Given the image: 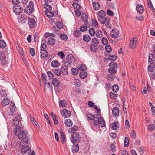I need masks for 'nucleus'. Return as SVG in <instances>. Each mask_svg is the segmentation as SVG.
<instances>
[{"mask_svg": "<svg viewBox=\"0 0 155 155\" xmlns=\"http://www.w3.org/2000/svg\"><path fill=\"white\" fill-rule=\"evenodd\" d=\"M20 128L15 127L14 131V133L15 135L18 137L20 140H24L25 143H28V132L26 130H24L21 131L23 128V126L20 125Z\"/></svg>", "mask_w": 155, "mask_h": 155, "instance_id": "obj_1", "label": "nucleus"}, {"mask_svg": "<svg viewBox=\"0 0 155 155\" xmlns=\"http://www.w3.org/2000/svg\"><path fill=\"white\" fill-rule=\"evenodd\" d=\"M22 118L20 114H17L15 117V118L13 120L12 122V125H14L16 126L18 128H20V126H22L21 123V121Z\"/></svg>", "mask_w": 155, "mask_h": 155, "instance_id": "obj_2", "label": "nucleus"}, {"mask_svg": "<svg viewBox=\"0 0 155 155\" xmlns=\"http://www.w3.org/2000/svg\"><path fill=\"white\" fill-rule=\"evenodd\" d=\"M76 63L75 58L72 55H69L67 57L65 64L67 65H74Z\"/></svg>", "mask_w": 155, "mask_h": 155, "instance_id": "obj_3", "label": "nucleus"}, {"mask_svg": "<svg viewBox=\"0 0 155 155\" xmlns=\"http://www.w3.org/2000/svg\"><path fill=\"white\" fill-rule=\"evenodd\" d=\"M80 138V136L79 134L77 132L73 133L71 137L70 138L71 141L73 144L75 143H78V141Z\"/></svg>", "mask_w": 155, "mask_h": 155, "instance_id": "obj_4", "label": "nucleus"}, {"mask_svg": "<svg viewBox=\"0 0 155 155\" xmlns=\"http://www.w3.org/2000/svg\"><path fill=\"white\" fill-rule=\"evenodd\" d=\"M137 38L135 37H133L130 41V47L132 49L135 48L137 44Z\"/></svg>", "mask_w": 155, "mask_h": 155, "instance_id": "obj_5", "label": "nucleus"}, {"mask_svg": "<svg viewBox=\"0 0 155 155\" xmlns=\"http://www.w3.org/2000/svg\"><path fill=\"white\" fill-rule=\"evenodd\" d=\"M13 11L16 14L21 13L23 10V8L20 5H16L13 7Z\"/></svg>", "mask_w": 155, "mask_h": 155, "instance_id": "obj_6", "label": "nucleus"}, {"mask_svg": "<svg viewBox=\"0 0 155 155\" xmlns=\"http://www.w3.org/2000/svg\"><path fill=\"white\" fill-rule=\"evenodd\" d=\"M27 18V17L25 14L21 15L19 18V22L23 23H25L26 22Z\"/></svg>", "mask_w": 155, "mask_h": 155, "instance_id": "obj_7", "label": "nucleus"}, {"mask_svg": "<svg viewBox=\"0 0 155 155\" xmlns=\"http://www.w3.org/2000/svg\"><path fill=\"white\" fill-rule=\"evenodd\" d=\"M28 24L31 28H33L36 25V22L34 19L32 18H28Z\"/></svg>", "mask_w": 155, "mask_h": 155, "instance_id": "obj_8", "label": "nucleus"}, {"mask_svg": "<svg viewBox=\"0 0 155 155\" xmlns=\"http://www.w3.org/2000/svg\"><path fill=\"white\" fill-rule=\"evenodd\" d=\"M61 112L62 115L66 118L69 117L71 115L70 112L66 109L61 111Z\"/></svg>", "mask_w": 155, "mask_h": 155, "instance_id": "obj_9", "label": "nucleus"}, {"mask_svg": "<svg viewBox=\"0 0 155 155\" xmlns=\"http://www.w3.org/2000/svg\"><path fill=\"white\" fill-rule=\"evenodd\" d=\"M136 10L137 12L140 14L142 13L144 10L143 6L140 5H138L136 6Z\"/></svg>", "mask_w": 155, "mask_h": 155, "instance_id": "obj_10", "label": "nucleus"}, {"mask_svg": "<svg viewBox=\"0 0 155 155\" xmlns=\"http://www.w3.org/2000/svg\"><path fill=\"white\" fill-rule=\"evenodd\" d=\"M73 145L72 147V151L73 153H75L79 151V147L78 144H73Z\"/></svg>", "mask_w": 155, "mask_h": 155, "instance_id": "obj_11", "label": "nucleus"}, {"mask_svg": "<svg viewBox=\"0 0 155 155\" xmlns=\"http://www.w3.org/2000/svg\"><path fill=\"white\" fill-rule=\"evenodd\" d=\"M98 123L101 127H104L105 126V122L102 118L100 117L98 118Z\"/></svg>", "mask_w": 155, "mask_h": 155, "instance_id": "obj_12", "label": "nucleus"}, {"mask_svg": "<svg viewBox=\"0 0 155 155\" xmlns=\"http://www.w3.org/2000/svg\"><path fill=\"white\" fill-rule=\"evenodd\" d=\"M112 112L113 115L115 117L118 116L119 114V109L117 107L113 108L112 110Z\"/></svg>", "mask_w": 155, "mask_h": 155, "instance_id": "obj_13", "label": "nucleus"}, {"mask_svg": "<svg viewBox=\"0 0 155 155\" xmlns=\"http://www.w3.org/2000/svg\"><path fill=\"white\" fill-rule=\"evenodd\" d=\"M108 17H98V20L99 21L101 24H104L106 23V21L107 20V18H108Z\"/></svg>", "mask_w": 155, "mask_h": 155, "instance_id": "obj_14", "label": "nucleus"}, {"mask_svg": "<svg viewBox=\"0 0 155 155\" xmlns=\"http://www.w3.org/2000/svg\"><path fill=\"white\" fill-rule=\"evenodd\" d=\"M118 34V31L117 29L113 30L111 32V36L114 38L117 37Z\"/></svg>", "mask_w": 155, "mask_h": 155, "instance_id": "obj_15", "label": "nucleus"}, {"mask_svg": "<svg viewBox=\"0 0 155 155\" xmlns=\"http://www.w3.org/2000/svg\"><path fill=\"white\" fill-rule=\"evenodd\" d=\"M48 55V53L47 50L40 51V57L41 58H45Z\"/></svg>", "mask_w": 155, "mask_h": 155, "instance_id": "obj_16", "label": "nucleus"}, {"mask_svg": "<svg viewBox=\"0 0 155 155\" xmlns=\"http://www.w3.org/2000/svg\"><path fill=\"white\" fill-rule=\"evenodd\" d=\"M93 6L94 9L95 10H98L100 7L99 3L97 2H94L93 3Z\"/></svg>", "mask_w": 155, "mask_h": 155, "instance_id": "obj_17", "label": "nucleus"}, {"mask_svg": "<svg viewBox=\"0 0 155 155\" xmlns=\"http://www.w3.org/2000/svg\"><path fill=\"white\" fill-rule=\"evenodd\" d=\"M55 40L54 38L50 37L48 39V43L50 45H53L55 44Z\"/></svg>", "mask_w": 155, "mask_h": 155, "instance_id": "obj_18", "label": "nucleus"}, {"mask_svg": "<svg viewBox=\"0 0 155 155\" xmlns=\"http://www.w3.org/2000/svg\"><path fill=\"white\" fill-rule=\"evenodd\" d=\"M33 11L34 10L33 9H31L27 6L25 7L24 9L25 12L29 15L31 14Z\"/></svg>", "mask_w": 155, "mask_h": 155, "instance_id": "obj_19", "label": "nucleus"}, {"mask_svg": "<svg viewBox=\"0 0 155 155\" xmlns=\"http://www.w3.org/2000/svg\"><path fill=\"white\" fill-rule=\"evenodd\" d=\"M52 84L55 87H58L60 86V82L56 78H54L53 80Z\"/></svg>", "mask_w": 155, "mask_h": 155, "instance_id": "obj_20", "label": "nucleus"}, {"mask_svg": "<svg viewBox=\"0 0 155 155\" xmlns=\"http://www.w3.org/2000/svg\"><path fill=\"white\" fill-rule=\"evenodd\" d=\"M65 124L67 127H71L72 126L73 123L71 119H68L65 120Z\"/></svg>", "mask_w": 155, "mask_h": 155, "instance_id": "obj_21", "label": "nucleus"}, {"mask_svg": "<svg viewBox=\"0 0 155 155\" xmlns=\"http://www.w3.org/2000/svg\"><path fill=\"white\" fill-rule=\"evenodd\" d=\"M59 65V63L57 60H53L51 63V65L53 67H58Z\"/></svg>", "mask_w": 155, "mask_h": 155, "instance_id": "obj_22", "label": "nucleus"}, {"mask_svg": "<svg viewBox=\"0 0 155 155\" xmlns=\"http://www.w3.org/2000/svg\"><path fill=\"white\" fill-rule=\"evenodd\" d=\"M78 129V127L77 126H74L73 127L71 128H69L68 130V131L69 133H75L76 132L74 131H77Z\"/></svg>", "mask_w": 155, "mask_h": 155, "instance_id": "obj_23", "label": "nucleus"}, {"mask_svg": "<svg viewBox=\"0 0 155 155\" xmlns=\"http://www.w3.org/2000/svg\"><path fill=\"white\" fill-rule=\"evenodd\" d=\"M91 50L93 52H96L97 50V47L94 44H92L90 46Z\"/></svg>", "mask_w": 155, "mask_h": 155, "instance_id": "obj_24", "label": "nucleus"}, {"mask_svg": "<svg viewBox=\"0 0 155 155\" xmlns=\"http://www.w3.org/2000/svg\"><path fill=\"white\" fill-rule=\"evenodd\" d=\"M155 60V58L154 55L153 54H150L149 55L148 61L150 64H153Z\"/></svg>", "mask_w": 155, "mask_h": 155, "instance_id": "obj_25", "label": "nucleus"}, {"mask_svg": "<svg viewBox=\"0 0 155 155\" xmlns=\"http://www.w3.org/2000/svg\"><path fill=\"white\" fill-rule=\"evenodd\" d=\"M81 19L85 23H87L88 20V16L85 13H83L81 14Z\"/></svg>", "mask_w": 155, "mask_h": 155, "instance_id": "obj_26", "label": "nucleus"}, {"mask_svg": "<svg viewBox=\"0 0 155 155\" xmlns=\"http://www.w3.org/2000/svg\"><path fill=\"white\" fill-rule=\"evenodd\" d=\"M10 102L9 100L7 98H4L2 101V103L3 105L6 106L8 105Z\"/></svg>", "mask_w": 155, "mask_h": 155, "instance_id": "obj_27", "label": "nucleus"}, {"mask_svg": "<svg viewBox=\"0 0 155 155\" xmlns=\"http://www.w3.org/2000/svg\"><path fill=\"white\" fill-rule=\"evenodd\" d=\"M83 39L84 41L87 42H89L91 40L90 36L88 35H86L84 36Z\"/></svg>", "mask_w": 155, "mask_h": 155, "instance_id": "obj_28", "label": "nucleus"}, {"mask_svg": "<svg viewBox=\"0 0 155 155\" xmlns=\"http://www.w3.org/2000/svg\"><path fill=\"white\" fill-rule=\"evenodd\" d=\"M155 68V65L153 64H150L148 66V70L151 72H153V70Z\"/></svg>", "mask_w": 155, "mask_h": 155, "instance_id": "obj_29", "label": "nucleus"}, {"mask_svg": "<svg viewBox=\"0 0 155 155\" xmlns=\"http://www.w3.org/2000/svg\"><path fill=\"white\" fill-rule=\"evenodd\" d=\"M45 14L48 17H51L54 15V13L53 12L49 11L46 10L45 12Z\"/></svg>", "mask_w": 155, "mask_h": 155, "instance_id": "obj_30", "label": "nucleus"}, {"mask_svg": "<svg viewBox=\"0 0 155 155\" xmlns=\"http://www.w3.org/2000/svg\"><path fill=\"white\" fill-rule=\"evenodd\" d=\"M98 17H104L106 15L105 11L103 10H101L98 12Z\"/></svg>", "mask_w": 155, "mask_h": 155, "instance_id": "obj_31", "label": "nucleus"}, {"mask_svg": "<svg viewBox=\"0 0 155 155\" xmlns=\"http://www.w3.org/2000/svg\"><path fill=\"white\" fill-rule=\"evenodd\" d=\"M9 108L11 111L12 112H13L15 111L16 108L15 106L13 103L12 102L10 103Z\"/></svg>", "mask_w": 155, "mask_h": 155, "instance_id": "obj_32", "label": "nucleus"}, {"mask_svg": "<svg viewBox=\"0 0 155 155\" xmlns=\"http://www.w3.org/2000/svg\"><path fill=\"white\" fill-rule=\"evenodd\" d=\"M87 73L84 71H81L80 74V76L81 78L84 79L87 76Z\"/></svg>", "mask_w": 155, "mask_h": 155, "instance_id": "obj_33", "label": "nucleus"}, {"mask_svg": "<svg viewBox=\"0 0 155 155\" xmlns=\"http://www.w3.org/2000/svg\"><path fill=\"white\" fill-rule=\"evenodd\" d=\"M60 135L61 136V140L62 143H64L65 142V137L63 132L61 131H60Z\"/></svg>", "mask_w": 155, "mask_h": 155, "instance_id": "obj_34", "label": "nucleus"}, {"mask_svg": "<svg viewBox=\"0 0 155 155\" xmlns=\"http://www.w3.org/2000/svg\"><path fill=\"white\" fill-rule=\"evenodd\" d=\"M92 25L94 28L97 29L98 27V24L97 22L95 19H92Z\"/></svg>", "mask_w": 155, "mask_h": 155, "instance_id": "obj_35", "label": "nucleus"}, {"mask_svg": "<svg viewBox=\"0 0 155 155\" xmlns=\"http://www.w3.org/2000/svg\"><path fill=\"white\" fill-rule=\"evenodd\" d=\"M148 4V6L151 9L155 10L153 7L151 0H147Z\"/></svg>", "mask_w": 155, "mask_h": 155, "instance_id": "obj_36", "label": "nucleus"}, {"mask_svg": "<svg viewBox=\"0 0 155 155\" xmlns=\"http://www.w3.org/2000/svg\"><path fill=\"white\" fill-rule=\"evenodd\" d=\"M53 73L55 75L59 76L61 74V71L59 69H57L52 71Z\"/></svg>", "mask_w": 155, "mask_h": 155, "instance_id": "obj_37", "label": "nucleus"}, {"mask_svg": "<svg viewBox=\"0 0 155 155\" xmlns=\"http://www.w3.org/2000/svg\"><path fill=\"white\" fill-rule=\"evenodd\" d=\"M59 106L60 107H65L66 103L65 102V101L63 100L60 101H59Z\"/></svg>", "mask_w": 155, "mask_h": 155, "instance_id": "obj_38", "label": "nucleus"}, {"mask_svg": "<svg viewBox=\"0 0 155 155\" xmlns=\"http://www.w3.org/2000/svg\"><path fill=\"white\" fill-rule=\"evenodd\" d=\"M44 8L48 11H50L52 9V7L49 4L44 3Z\"/></svg>", "mask_w": 155, "mask_h": 155, "instance_id": "obj_39", "label": "nucleus"}, {"mask_svg": "<svg viewBox=\"0 0 155 155\" xmlns=\"http://www.w3.org/2000/svg\"><path fill=\"white\" fill-rule=\"evenodd\" d=\"M89 34L91 36H94L96 33L94 29L93 28H90L89 30Z\"/></svg>", "mask_w": 155, "mask_h": 155, "instance_id": "obj_40", "label": "nucleus"}, {"mask_svg": "<svg viewBox=\"0 0 155 155\" xmlns=\"http://www.w3.org/2000/svg\"><path fill=\"white\" fill-rule=\"evenodd\" d=\"M112 89L114 92H117L118 91L119 87L117 85L115 84L113 86Z\"/></svg>", "mask_w": 155, "mask_h": 155, "instance_id": "obj_41", "label": "nucleus"}, {"mask_svg": "<svg viewBox=\"0 0 155 155\" xmlns=\"http://www.w3.org/2000/svg\"><path fill=\"white\" fill-rule=\"evenodd\" d=\"M79 73V71L77 68H73L71 69V73L74 75H76Z\"/></svg>", "mask_w": 155, "mask_h": 155, "instance_id": "obj_42", "label": "nucleus"}, {"mask_svg": "<svg viewBox=\"0 0 155 155\" xmlns=\"http://www.w3.org/2000/svg\"><path fill=\"white\" fill-rule=\"evenodd\" d=\"M96 35L97 38H101L103 36V33L101 31L97 30L96 31Z\"/></svg>", "mask_w": 155, "mask_h": 155, "instance_id": "obj_43", "label": "nucleus"}, {"mask_svg": "<svg viewBox=\"0 0 155 155\" xmlns=\"http://www.w3.org/2000/svg\"><path fill=\"white\" fill-rule=\"evenodd\" d=\"M86 116L89 120H93L95 118L94 115H92L90 114H87Z\"/></svg>", "mask_w": 155, "mask_h": 155, "instance_id": "obj_44", "label": "nucleus"}, {"mask_svg": "<svg viewBox=\"0 0 155 155\" xmlns=\"http://www.w3.org/2000/svg\"><path fill=\"white\" fill-rule=\"evenodd\" d=\"M6 46V43L4 40H0V47L2 48H4Z\"/></svg>", "mask_w": 155, "mask_h": 155, "instance_id": "obj_45", "label": "nucleus"}, {"mask_svg": "<svg viewBox=\"0 0 155 155\" xmlns=\"http://www.w3.org/2000/svg\"><path fill=\"white\" fill-rule=\"evenodd\" d=\"M106 24H105L106 27L107 28H111V24H110V20L108 18H107V20L106 22Z\"/></svg>", "mask_w": 155, "mask_h": 155, "instance_id": "obj_46", "label": "nucleus"}, {"mask_svg": "<svg viewBox=\"0 0 155 155\" xmlns=\"http://www.w3.org/2000/svg\"><path fill=\"white\" fill-rule=\"evenodd\" d=\"M138 149L139 150V152L141 154H142L143 153L144 151V147L142 145H140L138 146Z\"/></svg>", "mask_w": 155, "mask_h": 155, "instance_id": "obj_47", "label": "nucleus"}, {"mask_svg": "<svg viewBox=\"0 0 155 155\" xmlns=\"http://www.w3.org/2000/svg\"><path fill=\"white\" fill-rule=\"evenodd\" d=\"M114 68L110 67L108 69V71L111 74H114L116 72V70Z\"/></svg>", "mask_w": 155, "mask_h": 155, "instance_id": "obj_48", "label": "nucleus"}, {"mask_svg": "<svg viewBox=\"0 0 155 155\" xmlns=\"http://www.w3.org/2000/svg\"><path fill=\"white\" fill-rule=\"evenodd\" d=\"M111 128L114 130H116L117 127V123L114 122L111 124Z\"/></svg>", "mask_w": 155, "mask_h": 155, "instance_id": "obj_49", "label": "nucleus"}, {"mask_svg": "<svg viewBox=\"0 0 155 155\" xmlns=\"http://www.w3.org/2000/svg\"><path fill=\"white\" fill-rule=\"evenodd\" d=\"M47 74L50 79H53L54 78V74L51 71H48L47 72Z\"/></svg>", "mask_w": 155, "mask_h": 155, "instance_id": "obj_50", "label": "nucleus"}, {"mask_svg": "<svg viewBox=\"0 0 155 155\" xmlns=\"http://www.w3.org/2000/svg\"><path fill=\"white\" fill-rule=\"evenodd\" d=\"M1 63L4 66H7L8 64V61L6 60V58H5L1 60Z\"/></svg>", "mask_w": 155, "mask_h": 155, "instance_id": "obj_51", "label": "nucleus"}, {"mask_svg": "<svg viewBox=\"0 0 155 155\" xmlns=\"http://www.w3.org/2000/svg\"><path fill=\"white\" fill-rule=\"evenodd\" d=\"M80 35V31L78 30H76L73 32V35L75 37H79Z\"/></svg>", "mask_w": 155, "mask_h": 155, "instance_id": "obj_52", "label": "nucleus"}, {"mask_svg": "<svg viewBox=\"0 0 155 155\" xmlns=\"http://www.w3.org/2000/svg\"><path fill=\"white\" fill-rule=\"evenodd\" d=\"M148 129L150 131H152L155 129V126L153 124H150L148 126Z\"/></svg>", "mask_w": 155, "mask_h": 155, "instance_id": "obj_53", "label": "nucleus"}, {"mask_svg": "<svg viewBox=\"0 0 155 155\" xmlns=\"http://www.w3.org/2000/svg\"><path fill=\"white\" fill-rule=\"evenodd\" d=\"M44 36L45 38H47L49 36H52V37H55V35L53 33L47 32L45 34Z\"/></svg>", "mask_w": 155, "mask_h": 155, "instance_id": "obj_54", "label": "nucleus"}, {"mask_svg": "<svg viewBox=\"0 0 155 155\" xmlns=\"http://www.w3.org/2000/svg\"><path fill=\"white\" fill-rule=\"evenodd\" d=\"M72 6L75 9H79L80 8V6L78 4L76 3H73L72 4Z\"/></svg>", "mask_w": 155, "mask_h": 155, "instance_id": "obj_55", "label": "nucleus"}, {"mask_svg": "<svg viewBox=\"0 0 155 155\" xmlns=\"http://www.w3.org/2000/svg\"><path fill=\"white\" fill-rule=\"evenodd\" d=\"M47 48V45L45 44H41V51H46Z\"/></svg>", "mask_w": 155, "mask_h": 155, "instance_id": "obj_56", "label": "nucleus"}, {"mask_svg": "<svg viewBox=\"0 0 155 155\" xmlns=\"http://www.w3.org/2000/svg\"><path fill=\"white\" fill-rule=\"evenodd\" d=\"M107 78L108 80L112 81L114 79V77L112 74H108L107 76Z\"/></svg>", "mask_w": 155, "mask_h": 155, "instance_id": "obj_57", "label": "nucleus"}, {"mask_svg": "<svg viewBox=\"0 0 155 155\" xmlns=\"http://www.w3.org/2000/svg\"><path fill=\"white\" fill-rule=\"evenodd\" d=\"M102 43L104 45H107L108 43V41L105 37H103L101 39Z\"/></svg>", "mask_w": 155, "mask_h": 155, "instance_id": "obj_58", "label": "nucleus"}, {"mask_svg": "<svg viewBox=\"0 0 155 155\" xmlns=\"http://www.w3.org/2000/svg\"><path fill=\"white\" fill-rule=\"evenodd\" d=\"M91 41L93 43V44L95 45L98 44H99L98 39L96 38H94L92 39Z\"/></svg>", "mask_w": 155, "mask_h": 155, "instance_id": "obj_59", "label": "nucleus"}, {"mask_svg": "<svg viewBox=\"0 0 155 155\" xmlns=\"http://www.w3.org/2000/svg\"><path fill=\"white\" fill-rule=\"evenodd\" d=\"M124 143V146L125 147H128L129 145V140L128 138L127 137H125Z\"/></svg>", "mask_w": 155, "mask_h": 155, "instance_id": "obj_60", "label": "nucleus"}, {"mask_svg": "<svg viewBox=\"0 0 155 155\" xmlns=\"http://www.w3.org/2000/svg\"><path fill=\"white\" fill-rule=\"evenodd\" d=\"M109 66L111 67L116 68L117 67V64L115 62L112 61L109 63Z\"/></svg>", "mask_w": 155, "mask_h": 155, "instance_id": "obj_61", "label": "nucleus"}, {"mask_svg": "<svg viewBox=\"0 0 155 155\" xmlns=\"http://www.w3.org/2000/svg\"><path fill=\"white\" fill-rule=\"evenodd\" d=\"M60 37L62 39L65 41L67 40V36L64 34H61L60 36Z\"/></svg>", "mask_w": 155, "mask_h": 155, "instance_id": "obj_62", "label": "nucleus"}, {"mask_svg": "<svg viewBox=\"0 0 155 155\" xmlns=\"http://www.w3.org/2000/svg\"><path fill=\"white\" fill-rule=\"evenodd\" d=\"M58 55L62 59L65 57V55L62 51H60L58 53Z\"/></svg>", "mask_w": 155, "mask_h": 155, "instance_id": "obj_63", "label": "nucleus"}, {"mask_svg": "<svg viewBox=\"0 0 155 155\" xmlns=\"http://www.w3.org/2000/svg\"><path fill=\"white\" fill-rule=\"evenodd\" d=\"M105 49L106 51L108 52H110L112 51V49L111 47L108 45H107L105 46Z\"/></svg>", "mask_w": 155, "mask_h": 155, "instance_id": "obj_64", "label": "nucleus"}]
</instances>
